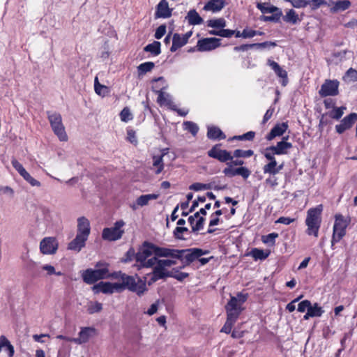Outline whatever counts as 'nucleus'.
Listing matches in <instances>:
<instances>
[{"mask_svg":"<svg viewBox=\"0 0 357 357\" xmlns=\"http://www.w3.org/2000/svg\"><path fill=\"white\" fill-rule=\"evenodd\" d=\"M220 45V40L217 38H206L199 40L197 48L200 52L211 51Z\"/></svg>","mask_w":357,"mask_h":357,"instance_id":"nucleus-16","label":"nucleus"},{"mask_svg":"<svg viewBox=\"0 0 357 357\" xmlns=\"http://www.w3.org/2000/svg\"><path fill=\"white\" fill-rule=\"evenodd\" d=\"M155 66L154 63L151 61L144 62L141 63L138 67V72L139 74H145L150 72Z\"/></svg>","mask_w":357,"mask_h":357,"instance_id":"nucleus-42","label":"nucleus"},{"mask_svg":"<svg viewBox=\"0 0 357 357\" xmlns=\"http://www.w3.org/2000/svg\"><path fill=\"white\" fill-rule=\"evenodd\" d=\"M254 154L253 151L252 150H241V149H236L233 152V158H249Z\"/></svg>","mask_w":357,"mask_h":357,"instance_id":"nucleus-41","label":"nucleus"},{"mask_svg":"<svg viewBox=\"0 0 357 357\" xmlns=\"http://www.w3.org/2000/svg\"><path fill=\"white\" fill-rule=\"evenodd\" d=\"M253 47L257 48H269L271 47H275L276 44L274 42H264L260 43H253Z\"/></svg>","mask_w":357,"mask_h":357,"instance_id":"nucleus-63","label":"nucleus"},{"mask_svg":"<svg viewBox=\"0 0 357 357\" xmlns=\"http://www.w3.org/2000/svg\"><path fill=\"white\" fill-rule=\"evenodd\" d=\"M58 249V243L55 238L45 237L40 243V252L44 255H52Z\"/></svg>","mask_w":357,"mask_h":357,"instance_id":"nucleus-14","label":"nucleus"},{"mask_svg":"<svg viewBox=\"0 0 357 357\" xmlns=\"http://www.w3.org/2000/svg\"><path fill=\"white\" fill-rule=\"evenodd\" d=\"M185 20H188L190 25H199L202 24L204 21L195 9L188 11Z\"/></svg>","mask_w":357,"mask_h":357,"instance_id":"nucleus-28","label":"nucleus"},{"mask_svg":"<svg viewBox=\"0 0 357 357\" xmlns=\"http://www.w3.org/2000/svg\"><path fill=\"white\" fill-rule=\"evenodd\" d=\"M205 222V218L204 217H199L197 220H195V222L192 227V231L194 233H197L199 230L204 228V225Z\"/></svg>","mask_w":357,"mask_h":357,"instance_id":"nucleus-48","label":"nucleus"},{"mask_svg":"<svg viewBox=\"0 0 357 357\" xmlns=\"http://www.w3.org/2000/svg\"><path fill=\"white\" fill-rule=\"evenodd\" d=\"M172 9L169 8L167 0H161L156 6L155 18H168L172 15Z\"/></svg>","mask_w":357,"mask_h":357,"instance_id":"nucleus-21","label":"nucleus"},{"mask_svg":"<svg viewBox=\"0 0 357 357\" xmlns=\"http://www.w3.org/2000/svg\"><path fill=\"white\" fill-rule=\"evenodd\" d=\"M344 79H348L349 81H357V70L351 68H349L345 74Z\"/></svg>","mask_w":357,"mask_h":357,"instance_id":"nucleus-53","label":"nucleus"},{"mask_svg":"<svg viewBox=\"0 0 357 357\" xmlns=\"http://www.w3.org/2000/svg\"><path fill=\"white\" fill-rule=\"evenodd\" d=\"M255 136V132L253 131H249L242 135L235 137V138L240 140H252Z\"/></svg>","mask_w":357,"mask_h":357,"instance_id":"nucleus-62","label":"nucleus"},{"mask_svg":"<svg viewBox=\"0 0 357 357\" xmlns=\"http://www.w3.org/2000/svg\"><path fill=\"white\" fill-rule=\"evenodd\" d=\"M136 266L138 269L142 268H151L155 265L157 261V257H152L151 258L147 257L140 250L135 255Z\"/></svg>","mask_w":357,"mask_h":357,"instance_id":"nucleus-19","label":"nucleus"},{"mask_svg":"<svg viewBox=\"0 0 357 357\" xmlns=\"http://www.w3.org/2000/svg\"><path fill=\"white\" fill-rule=\"evenodd\" d=\"M235 31L230 29H220V36L224 38H231L233 35H234Z\"/></svg>","mask_w":357,"mask_h":357,"instance_id":"nucleus-64","label":"nucleus"},{"mask_svg":"<svg viewBox=\"0 0 357 357\" xmlns=\"http://www.w3.org/2000/svg\"><path fill=\"white\" fill-rule=\"evenodd\" d=\"M21 176H22L23 178L26 181H27L31 186H40V183L34 178H33L26 171Z\"/></svg>","mask_w":357,"mask_h":357,"instance_id":"nucleus-49","label":"nucleus"},{"mask_svg":"<svg viewBox=\"0 0 357 357\" xmlns=\"http://www.w3.org/2000/svg\"><path fill=\"white\" fill-rule=\"evenodd\" d=\"M166 89V86H163L162 88H159L157 86H152V90L155 93L158 94L157 102L160 105H165L168 107L172 110H176V105L172 100V96L169 93L164 92Z\"/></svg>","mask_w":357,"mask_h":357,"instance_id":"nucleus-10","label":"nucleus"},{"mask_svg":"<svg viewBox=\"0 0 357 357\" xmlns=\"http://www.w3.org/2000/svg\"><path fill=\"white\" fill-rule=\"evenodd\" d=\"M189 188L192 190L199 191L202 190H207L209 188V185L201 183H194L190 185Z\"/></svg>","mask_w":357,"mask_h":357,"instance_id":"nucleus-56","label":"nucleus"},{"mask_svg":"<svg viewBox=\"0 0 357 357\" xmlns=\"http://www.w3.org/2000/svg\"><path fill=\"white\" fill-rule=\"evenodd\" d=\"M288 125L287 123H282L275 125L266 136V139L268 141H271L276 137L281 136L287 130Z\"/></svg>","mask_w":357,"mask_h":357,"instance_id":"nucleus-27","label":"nucleus"},{"mask_svg":"<svg viewBox=\"0 0 357 357\" xmlns=\"http://www.w3.org/2000/svg\"><path fill=\"white\" fill-rule=\"evenodd\" d=\"M183 129L190 132L193 136H195L198 131V126L192 121H185L183 123Z\"/></svg>","mask_w":357,"mask_h":357,"instance_id":"nucleus-40","label":"nucleus"},{"mask_svg":"<svg viewBox=\"0 0 357 357\" xmlns=\"http://www.w3.org/2000/svg\"><path fill=\"white\" fill-rule=\"evenodd\" d=\"M160 43L158 41H154L153 43L147 45L144 47L145 52H149L153 54L155 56H157L160 54Z\"/></svg>","mask_w":357,"mask_h":357,"instance_id":"nucleus-34","label":"nucleus"},{"mask_svg":"<svg viewBox=\"0 0 357 357\" xmlns=\"http://www.w3.org/2000/svg\"><path fill=\"white\" fill-rule=\"evenodd\" d=\"M250 255L254 258L255 260H264L268 257L269 252H265L263 250L253 248L251 250Z\"/></svg>","mask_w":357,"mask_h":357,"instance_id":"nucleus-35","label":"nucleus"},{"mask_svg":"<svg viewBox=\"0 0 357 357\" xmlns=\"http://www.w3.org/2000/svg\"><path fill=\"white\" fill-rule=\"evenodd\" d=\"M278 236V234L277 233H271L268 235L262 236L263 243L269 245H273L275 242V238Z\"/></svg>","mask_w":357,"mask_h":357,"instance_id":"nucleus-47","label":"nucleus"},{"mask_svg":"<svg viewBox=\"0 0 357 357\" xmlns=\"http://www.w3.org/2000/svg\"><path fill=\"white\" fill-rule=\"evenodd\" d=\"M125 224L123 220H120L116 221L113 227L103 229L102 233V238L109 241H115L121 238L124 234L123 227Z\"/></svg>","mask_w":357,"mask_h":357,"instance_id":"nucleus-8","label":"nucleus"},{"mask_svg":"<svg viewBox=\"0 0 357 357\" xmlns=\"http://www.w3.org/2000/svg\"><path fill=\"white\" fill-rule=\"evenodd\" d=\"M349 223V218H345L342 214H336L335 215V223L331 240L332 246L345 236L346 229Z\"/></svg>","mask_w":357,"mask_h":357,"instance_id":"nucleus-5","label":"nucleus"},{"mask_svg":"<svg viewBox=\"0 0 357 357\" xmlns=\"http://www.w3.org/2000/svg\"><path fill=\"white\" fill-rule=\"evenodd\" d=\"M241 176L244 179H247L250 175V171L245 167L234 168V176Z\"/></svg>","mask_w":357,"mask_h":357,"instance_id":"nucleus-43","label":"nucleus"},{"mask_svg":"<svg viewBox=\"0 0 357 357\" xmlns=\"http://www.w3.org/2000/svg\"><path fill=\"white\" fill-rule=\"evenodd\" d=\"M207 137L211 139H224L226 137L222 130L215 126L208 127Z\"/></svg>","mask_w":357,"mask_h":357,"instance_id":"nucleus-30","label":"nucleus"},{"mask_svg":"<svg viewBox=\"0 0 357 357\" xmlns=\"http://www.w3.org/2000/svg\"><path fill=\"white\" fill-rule=\"evenodd\" d=\"M247 298V294L238 293L236 296H231L230 299H234L236 301L235 303L242 307V305L246 301Z\"/></svg>","mask_w":357,"mask_h":357,"instance_id":"nucleus-52","label":"nucleus"},{"mask_svg":"<svg viewBox=\"0 0 357 357\" xmlns=\"http://www.w3.org/2000/svg\"><path fill=\"white\" fill-rule=\"evenodd\" d=\"M102 309V305L98 302H91L88 305L87 311L89 314L99 312Z\"/></svg>","mask_w":357,"mask_h":357,"instance_id":"nucleus-46","label":"nucleus"},{"mask_svg":"<svg viewBox=\"0 0 357 357\" xmlns=\"http://www.w3.org/2000/svg\"><path fill=\"white\" fill-rule=\"evenodd\" d=\"M176 259H167L158 260L153 269L151 282H154L159 279L172 276L169 271L167 270V267H170L176 264Z\"/></svg>","mask_w":357,"mask_h":357,"instance_id":"nucleus-4","label":"nucleus"},{"mask_svg":"<svg viewBox=\"0 0 357 357\" xmlns=\"http://www.w3.org/2000/svg\"><path fill=\"white\" fill-rule=\"evenodd\" d=\"M153 246H155V245L149 243L144 242L143 243L142 248L139 250L144 255L147 257H151L153 254L155 255V248H153Z\"/></svg>","mask_w":357,"mask_h":357,"instance_id":"nucleus-38","label":"nucleus"},{"mask_svg":"<svg viewBox=\"0 0 357 357\" xmlns=\"http://www.w3.org/2000/svg\"><path fill=\"white\" fill-rule=\"evenodd\" d=\"M166 33V26L165 24H162L159 26L155 32V38L157 39H160Z\"/></svg>","mask_w":357,"mask_h":357,"instance_id":"nucleus-60","label":"nucleus"},{"mask_svg":"<svg viewBox=\"0 0 357 357\" xmlns=\"http://www.w3.org/2000/svg\"><path fill=\"white\" fill-rule=\"evenodd\" d=\"M187 43L185 38L179 33H174L172 37V45L170 51L172 52H176L178 49L184 46Z\"/></svg>","mask_w":357,"mask_h":357,"instance_id":"nucleus-29","label":"nucleus"},{"mask_svg":"<svg viewBox=\"0 0 357 357\" xmlns=\"http://www.w3.org/2000/svg\"><path fill=\"white\" fill-rule=\"evenodd\" d=\"M257 8L263 13H272L271 16H262V20L264 22H277L280 20L282 15V10L273 5H270L266 3H258Z\"/></svg>","mask_w":357,"mask_h":357,"instance_id":"nucleus-9","label":"nucleus"},{"mask_svg":"<svg viewBox=\"0 0 357 357\" xmlns=\"http://www.w3.org/2000/svg\"><path fill=\"white\" fill-rule=\"evenodd\" d=\"M268 64L279 77L282 78V84L283 86H286L288 82L287 71L282 69L277 62L271 59L268 60Z\"/></svg>","mask_w":357,"mask_h":357,"instance_id":"nucleus-26","label":"nucleus"},{"mask_svg":"<svg viewBox=\"0 0 357 357\" xmlns=\"http://www.w3.org/2000/svg\"><path fill=\"white\" fill-rule=\"evenodd\" d=\"M158 194H147L139 196L137 199V204L141 207L148 205L149 201L157 199Z\"/></svg>","mask_w":357,"mask_h":357,"instance_id":"nucleus-32","label":"nucleus"},{"mask_svg":"<svg viewBox=\"0 0 357 357\" xmlns=\"http://www.w3.org/2000/svg\"><path fill=\"white\" fill-rule=\"evenodd\" d=\"M155 248V257H169L172 259H178L185 261V263L190 264L195 260L199 259L201 256L207 255L208 250H203L201 248H190L185 250H175L166 248L153 246Z\"/></svg>","mask_w":357,"mask_h":357,"instance_id":"nucleus-1","label":"nucleus"},{"mask_svg":"<svg viewBox=\"0 0 357 357\" xmlns=\"http://www.w3.org/2000/svg\"><path fill=\"white\" fill-rule=\"evenodd\" d=\"M226 4V0H209L203 7V10L215 13L221 11Z\"/></svg>","mask_w":357,"mask_h":357,"instance_id":"nucleus-24","label":"nucleus"},{"mask_svg":"<svg viewBox=\"0 0 357 357\" xmlns=\"http://www.w3.org/2000/svg\"><path fill=\"white\" fill-rule=\"evenodd\" d=\"M47 118L54 134L61 141H67L68 136L62 123L61 115L57 112H47Z\"/></svg>","mask_w":357,"mask_h":357,"instance_id":"nucleus-6","label":"nucleus"},{"mask_svg":"<svg viewBox=\"0 0 357 357\" xmlns=\"http://www.w3.org/2000/svg\"><path fill=\"white\" fill-rule=\"evenodd\" d=\"M97 334V330L94 327H82L78 333V337L73 340L77 344H85L90 339L96 337Z\"/></svg>","mask_w":357,"mask_h":357,"instance_id":"nucleus-13","label":"nucleus"},{"mask_svg":"<svg viewBox=\"0 0 357 357\" xmlns=\"http://www.w3.org/2000/svg\"><path fill=\"white\" fill-rule=\"evenodd\" d=\"M264 157L269 160V162L265 165L263 167V171L264 174H270L273 175H275L277 174L276 166L277 161L275 160V156L271 155L269 153L264 152Z\"/></svg>","mask_w":357,"mask_h":357,"instance_id":"nucleus-25","label":"nucleus"},{"mask_svg":"<svg viewBox=\"0 0 357 357\" xmlns=\"http://www.w3.org/2000/svg\"><path fill=\"white\" fill-rule=\"evenodd\" d=\"M351 6L349 0H338L334 2L331 10L334 13L344 11L348 9Z\"/></svg>","mask_w":357,"mask_h":357,"instance_id":"nucleus-31","label":"nucleus"},{"mask_svg":"<svg viewBox=\"0 0 357 357\" xmlns=\"http://www.w3.org/2000/svg\"><path fill=\"white\" fill-rule=\"evenodd\" d=\"M344 109H346V107L344 106L340 107H334L333 109L330 112V117L336 120L340 119L342 116Z\"/></svg>","mask_w":357,"mask_h":357,"instance_id":"nucleus-45","label":"nucleus"},{"mask_svg":"<svg viewBox=\"0 0 357 357\" xmlns=\"http://www.w3.org/2000/svg\"><path fill=\"white\" fill-rule=\"evenodd\" d=\"M87 239V237L76 234L75 238L68 243V249L79 252L85 247Z\"/></svg>","mask_w":357,"mask_h":357,"instance_id":"nucleus-23","label":"nucleus"},{"mask_svg":"<svg viewBox=\"0 0 357 357\" xmlns=\"http://www.w3.org/2000/svg\"><path fill=\"white\" fill-rule=\"evenodd\" d=\"M207 25L209 27L222 29L226 26V21L224 18L210 20L207 22Z\"/></svg>","mask_w":357,"mask_h":357,"instance_id":"nucleus-37","label":"nucleus"},{"mask_svg":"<svg viewBox=\"0 0 357 357\" xmlns=\"http://www.w3.org/2000/svg\"><path fill=\"white\" fill-rule=\"evenodd\" d=\"M120 117L122 121L127 122L132 119V114L128 107H125L120 113Z\"/></svg>","mask_w":357,"mask_h":357,"instance_id":"nucleus-54","label":"nucleus"},{"mask_svg":"<svg viewBox=\"0 0 357 357\" xmlns=\"http://www.w3.org/2000/svg\"><path fill=\"white\" fill-rule=\"evenodd\" d=\"M13 167L22 176L26 170L23 167L22 165L16 159H13L11 161Z\"/></svg>","mask_w":357,"mask_h":357,"instance_id":"nucleus-57","label":"nucleus"},{"mask_svg":"<svg viewBox=\"0 0 357 357\" xmlns=\"http://www.w3.org/2000/svg\"><path fill=\"white\" fill-rule=\"evenodd\" d=\"M356 121L357 114L351 113L343 118L340 124L335 126L336 132L338 134H342L344 131L350 129Z\"/></svg>","mask_w":357,"mask_h":357,"instance_id":"nucleus-18","label":"nucleus"},{"mask_svg":"<svg viewBox=\"0 0 357 357\" xmlns=\"http://www.w3.org/2000/svg\"><path fill=\"white\" fill-rule=\"evenodd\" d=\"M311 302L308 300L301 301L298 305V311L300 312H304L305 310H308L310 307Z\"/></svg>","mask_w":357,"mask_h":357,"instance_id":"nucleus-61","label":"nucleus"},{"mask_svg":"<svg viewBox=\"0 0 357 357\" xmlns=\"http://www.w3.org/2000/svg\"><path fill=\"white\" fill-rule=\"evenodd\" d=\"M164 155L165 153H162L161 155H154L153 157V165L157 167V169L155 170L156 174H160L163 169L164 165L162 158Z\"/></svg>","mask_w":357,"mask_h":357,"instance_id":"nucleus-36","label":"nucleus"},{"mask_svg":"<svg viewBox=\"0 0 357 357\" xmlns=\"http://www.w3.org/2000/svg\"><path fill=\"white\" fill-rule=\"evenodd\" d=\"M284 21L291 24H296L298 20V16L294 10L290 9L283 17Z\"/></svg>","mask_w":357,"mask_h":357,"instance_id":"nucleus-39","label":"nucleus"},{"mask_svg":"<svg viewBox=\"0 0 357 357\" xmlns=\"http://www.w3.org/2000/svg\"><path fill=\"white\" fill-rule=\"evenodd\" d=\"M323 206L321 204L314 208H310L307 212L305 224L307 226V234L318 236L319 229L321 222V212Z\"/></svg>","mask_w":357,"mask_h":357,"instance_id":"nucleus-3","label":"nucleus"},{"mask_svg":"<svg viewBox=\"0 0 357 357\" xmlns=\"http://www.w3.org/2000/svg\"><path fill=\"white\" fill-rule=\"evenodd\" d=\"M77 234L89 238L91 232V227L89 220L86 218L84 216L79 217L77 219Z\"/></svg>","mask_w":357,"mask_h":357,"instance_id":"nucleus-22","label":"nucleus"},{"mask_svg":"<svg viewBox=\"0 0 357 357\" xmlns=\"http://www.w3.org/2000/svg\"><path fill=\"white\" fill-rule=\"evenodd\" d=\"M234 324H235L234 321H231L229 319H227L226 322H225V325L223 326V327L222 328L220 332L225 333L227 334L230 333L231 331V328Z\"/></svg>","mask_w":357,"mask_h":357,"instance_id":"nucleus-59","label":"nucleus"},{"mask_svg":"<svg viewBox=\"0 0 357 357\" xmlns=\"http://www.w3.org/2000/svg\"><path fill=\"white\" fill-rule=\"evenodd\" d=\"M94 90L98 95L102 97L106 96L109 93L108 87L102 84H98V86L96 85Z\"/></svg>","mask_w":357,"mask_h":357,"instance_id":"nucleus-50","label":"nucleus"},{"mask_svg":"<svg viewBox=\"0 0 357 357\" xmlns=\"http://www.w3.org/2000/svg\"><path fill=\"white\" fill-rule=\"evenodd\" d=\"M340 82L337 79H326L319 91L321 97L335 96L339 93Z\"/></svg>","mask_w":357,"mask_h":357,"instance_id":"nucleus-11","label":"nucleus"},{"mask_svg":"<svg viewBox=\"0 0 357 357\" xmlns=\"http://www.w3.org/2000/svg\"><path fill=\"white\" fill-rule=\"evenodd\" d=\"M116 278L120 279L121 283H119V291L128 289L131 291L136 292L138 295L143 294L146 291V282L139 278L137 280L133 276L128 275L121 272L114 274Z\"/></svg>","mask_w":357,"mask_h":357,"instance_id":"nucleus-2","label":"nucleus"},{"mask_svg":"<svg viewBox=\"0 0 357 357\" xmlns=\"http://www.w3.org/2000/svg\"><path fill=\"white\" fill-rule=\"evenodd\" d=\"M261 34H262L261 32H259V31H257L255 30L245 29L242 31L241 35H242V38H250L255 36L261 35Z\"/></svg>","mask_w":357,"mask_h":357,"instance_id":"nucleus-51","label":"nucleus"},{"mask_svg":"<svg viewBox=\"0 0 357 357\" xmlns=\"http://www.w3.org/2000/svg\"><path fill=\"white\" fill-rule=\"evenodd\" d=\"M288 137H284L282 140L278 142L275 146L267 147L264 152L269 153L272 155H285L288 153V151L292 148V144L287 142Z\"/></svg>","mask_w":357,"mask_h":357,"instance_id":"nucleus-12","label":"nucleus"},{"mask_svg":"<svg viewBox=\"0 0 357 357\" xmlns=\"http://www.w3.org/2000/svg\"><path fill=\"white\" fill-rule=\"evenodd\" d=\"M119 283H111L100 282V283L95 284L93 287V291L96 293L102 292L104 294H112L114 291H119Z\"/></svg>","mask_w":357,"mask_h":357,"instance_id":"nucleus-20","label":"nucleus"},{"mask_svg":"<svg viewBox=\"0 0 357 357\" xmlns=\"http://www.w3.org/2000/svg\"><path fill=\"white\" fill-rule=\"evenodd\" d=\"M188 229L187 227H176L174 231V235L175 238L178 239H184L183 237V234L184 232H188Z\"/></svg>","mask_w":357,"mask_h":357,"instance_id":"nucleus-55","label":"nucleus"},{"mask_svg":"<svg viewBox=\"0 0 357 357\" xmlns=\"http://www.w3.org/2000/svg\"><path fill=\"white\" fill-rule=\"evenodd\" d=\"M109 276L107 265L97 269H86L82 273V278L86 284H93L99 280L107 278Z\"/></svg>","mask_w":357,"mask_h":357,"instance_id":"nucleus-7","label":"nucleus"},{"mask_svg":"<svg viewBox=\"0 0 357 357\" xmlns=\"http://www.w3.org/2000/svg\"><path fill=\"white\" fill-rule=\"evenodd\" d=\"M308 315H312V317H320L324 312V310L317 303L314 305L310 304L308 308Z\"/></svg>","mask_w":357,"mask_h":357,"instance_id":"nucleus-33","label":"nucleus"},{"mask_svg":"<svg viewBox=\"0 0 357 357\" xmlns=\"http://www.w3.org/2000/svg\"><path fill=\"white\" fill-rule=\"evenodd\" d=\"M0 195H5L10 198H13L14 190L8 186H1L0 187Z\"/></svg>","mask_w":357,"mask_h":357,"instance_id":"nucleus-58","label":"nucleus"},{"mask_svg":"<svg viewBox=\"0 0 357 357\" xmlns=\"http://www.w3.org/2000/svg\"><path fill=\"white\" fill-rule=\"evenodd\" d=\"M305 7L310 5L312 10H317L322 5H326V2L324 0H304Z\"/></svg>","mask_w":357,"mask_h":357,"instance_id":"nucleus-44","label":"nucleus"},{"mask_svg":"<svg viewBox=\"0 0 357 357\" xmlns=\"http://www.w3.org/2000/svg\"><path fill=\"white\" fill-rule=\"evenodd\" d=\"M218 144L214 146L208 151L209 157L218 160L221 162H227L233 158L230 152L227 150H222L219 148Z\"/></svg>","mask_w":357,"mask_h":357,"instance_id":"nucleus-15","label":"nucleus"},{"mask_svg":"<svg viewBox=\"0 0 357 357\" xmlns=\"http://www.w3.org/2000/svg\"><path fill=\"white\" fill-rule=\"evenodd\" d=\"M234 299H230L225 306L227 312V319L236 322L239 315L243 310L241 306H238L235 303Z\"/></svg>","mask_w":357,"mask_h":357,"instance_id":"nucleus-17","label":"nucleus"}]
</instances>
